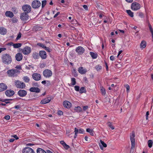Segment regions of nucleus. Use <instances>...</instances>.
I'll return each instance as SVG.
<instances>
[{"mask_svg":"<svg viewBox=\"0 0 153 153\" xmlns=\"http://www.w3.org/2000/svg\"><path fill=\"white\" fill-rule=\"evenodd\" d=\"M1 60L3 63L6 65L10 64L12 61L11 56L8 54H3L1 57Z\"/></svg>","mask_w":153,"mask_h":153,"instance_id":"1","label":"nucleus"},{"mask_svg":"<svg viewBox=\"0 0 153 153\" xmlns=\"http://www.w3.org/2000/svg\"><path fill=\"white\" fill-rule=\"evenodd\" d=\"M14 84L16 87L18 88L23 89L26 87V85L24 82L18 80L15 81Z\"/></svg>","mask_w":153,"mask_h":153,"instance_id":"2","label":"nucleus"},{"mask_svg":"<svg viewBox=\"0 0 153 153\" xmlns=\"http://www.w3.org/2000/svg\"><path fill=\"white\" fill-rule=\"evenodd\" d=\"M7 73L9 76L14 77L17 76V74L19 73V72L17 70L10 69L7 71Z\"/></svg>","mask_w":153,"mask_h":153,"instance_id":"3","label":"nucleus"},{"mask_svg":"<svg viewBox=\"0 0 153 153\" xmlns=\"http://www.w3.org/2000/svg\"><path fill=\"white\" fill-rule=\"evenodd\" d=\"M140 7V4L139 3L136 2H134L132 3L131 6V9L134 11L139 10Z\"/></svg>","mask_w":153,"mask_h":153,"instance_id":"4","label":"nucleus"},{"mask_svg":"<svg viewBox=\"0 0 153 153\" xmlns=\"http://www.w3.org/2000/svg\"><path fill=\"white\" fill-rule=\"evenodd\" d=\"M41 5V2L38 0H34L31 3V6L32 8L35 9H38Z\"/></svg>","mask_w":153,"mask_h":153,"instance_id":"5","label":"nucleus"},{"mask_svg":"<svg viewBox=\"0 0 153 153\" xmlns=\"http://www.w3.org/2000/svg\"><path fill=\"white\" fill-rule=\"evenodd\" d=\"M43 74L45 77L49 78L52 76L53 73L51 70L46 69L43 71Z\"/></svg>","mask_w":153,"mask_h":153,"instance_id":"6","label":"nucleus"},{"mask_svg":"<svg viewBox=\"0 0 153 153\" xmlns=\"http://www.w3.org/2000/svg\"><path fill=\"white\" fill-rule=\"evenodd\" d=\"M135 134L134 131H132L131 134L130 135V139L131 142V148L133 149L135 147V140L134 137Z\"/></svg>","mask_w":153,"mask_h":153,"instance_id":"7","label":"nucleus"},{"mask_svg":"<svg viewBox=\"0 0 153 153\" xmlns=\"http://www.w3.org/2000/svg\"><path fill=\"white\" fill-rule=\"evenodd\" d=\"M29 18V16L26 13L23 12L21 14L20 19L22 21H26L28 20Z\"/></svg>","mask_w":153,"mask_h":153,"instance_id":"8","label":"nucleus"},{"mask_svg":"<svg viewBox=\"0 0 153 153\" xmlns=\"http://www.w3.org/2000/svg\"><path fill=\"white\" fill-rule=\"evenodd\" d=\"M23 53L25 55H28L31 52V48L28 46H26L23 49H22Z\"/></svg>","mask_w":153,"mask_h":153,"instance_id":"9","label":"nucleus"},{"mask_svg":"<svg viewBox=\"0 0 153 153\" xmlns=\"http://www.w3.org/2000/svg\"><path fill=\"white\" fill-rule=\"evenodd\" d=\"M23 10L25 12L24 13H28L30 12L31 10V6L28 4L24 5L22 7Z\"/></svg>","mask_w":153,"mask_h":153,"instance_id":"10","label":"nucleus"},{"mask_svg":"<svg viewBox=\"0 0 153 153\" xmlns=\"http://www.w3.org/2000/svg\"><path fill=\"white\" fill-rule=\"evenodd\" d=\"M32 77L33 79L36 81L39 80L41 79V75L38 73H33L32 74Z\"/></svg>","mask_w":153,"mask_h":153,"instance_id":"11","label":"nucleus"},{"mask_svg":"<svg viewBox=\"0 0 153 153\" xmlns=\"http://www.w3.org/2000/svg\"><path fill=\"white\" fill-rule=\"evenodd\" d=\"M22 153H35V151L31 148L29 147H26L22 150Z\"/></svg>","mask_w":153,"mask_h":153,"instance_id":"12","label":"nucleus"},{"mask_svg":"<svg viewBox=\"0 0 153 153\" xmlns=\"http://www.w3.org/2000/svg\"><path fill=\"white\" fill-rule=\"evenodd\" d=\"M53 99L51 97L49 96L42 100L40 102L42 104H44L49 103L51 100Z\"/></svg>","mask_w":153,"mask_h":153,"instance_id":"13","label":"nucleus"},{"mask_svg":"<svg viewBox=\"0 0 153 153\" xmlns=\"http://www.w3.org/2000/svg\"><path fill=\"white\" fill-rule=\"evenodd\" d=\"M78 54L81 55L83 54L85 52V49L82 47L79 46L76 48L75 50Z\"/></svg>","mask_w":153,"mask_h":153,"instance_id":"14","label":"nucleus"},{"mask_svg":"<svg viewBox=\"0 0 153 153\" xmlns=\"http://www.w3.org/2000/svg\"><path fill=\"white\" fill-rule=\"evenodd\" d=\"M18 94L20 97H25L27 94V91L24 90H20L18 92Z\"/></svg>","mask_w":153,"mask_h":153,"instance_id":"15","label":"nucleus"},{"mask_svg":"<svg viewBox=\"0 0 153 153\" xmlns=\"http://www.w3.org/2000/svg\"><path fill=\"white\" fill-rule=\"evenodd\" d=\"M63 104L64 106L68 109L70 108L72 106L71 103L69 101L67 100L63 102Z\"/></svg>","mask_w":153,"mask_h":153,"instance_id":"16","label":"nucleus"},{"mask_svg":"<svg viewBox=\"0 0 153 153\" xmlns=\"http://www.w3.org/2000/svg\"><path fill=\"white\" fill-rule=\"evenodd\" d=\"M78 71L81 74H85L87 71L86 69L82 67H79L78 69Z\"/></svg>","mask_w":153,"mask_h":153,"instance_id":"17","label":"nucleus"},{"mask_svg":"<svg viewBox=\"0 0 153 153\" xmlns=\"http://www.w3.org/2000/svg\"><path fill=\"white\" fill-rule=\"evenodd\" d=\"M16 59L18 61L22 60L23 59V55L21 53H17L15 55Z\"/></svg>","mask_w":153,"mask_h":153,"instance_id":"18","label":"nucleus"},{"mask_svg":"<svg viewBox=\"0 0 153 153\" xmlns=\"http://www.w3.org/2000/svg\"><path fill=\"white\" fill-rule=\"evenodd\" d=\"M40 56L42 59H45L47 58V55L46 52L44 51H41L39 52Z\"/></svg>","mask_w":153,"mask_h":153,"instance_id":"19","label":"nucleus"},{"mask_svg":"<svg viewBox=\"0 0 153 153\" xmlns=\"http://www.w3.org/2000/svg\"><path fill=\"white\" fill-rule=\"evenodd\" d=\"M5 94L7 96L10 97L13 96L14 94V92L12 90H8L5 91Z\"/></svg>","mask_w":153,"mask_h":153,"instance_id":"20","label":"nucleus"},{"mask_svg":"<svg viewBox=\"0 0 153 153\" xmlns=\"http://www.w3.org/2000/svg\"><path fill=\"white\" fill-rule=\"evenodd\" d=\"M74 132L75 133V137L77 136V134L78 133H83L84 132V130L82 128H80L78 130L77 128H74Z\"/></svg>","mask_w":153,"mask_h":153,"instance_id":"21","label":"nucleus"},{"mask_svg":"<svg viewBox=\"0 0 153 153\" xmlns=\"http://www.w3.org/2000/svg\"><path fill=\"white\" fill-rule=\"evenodd\" d=\"M7 88V85L4 83H0V92L5 90Z\"/></svg>","mask_w":153,"mask_h":153,"instance_id":"22","label":"nucleus"},{"mask_svg":"<svg viewBox=\"0 0 153 153\" xmlns=\"http://www.w3.org/2000/svg\"><path fill=\"white\" fill-rule=\"evenodd\" d=\"M29 90L30 92L37 93H39L40 91V89L37 87H31L30 89Z\"/></svg>","mask_w":153,"mask_h":153,"instance_id":"23","label":"nucleus"},{"mask_svg":"<svg viewBox=\"0 0 153 153\" xmlns=\"http://www.w3.org/2000/svg\"><path fill=\"white\" fill-rule=\"evenodd\" d=\"M5 16L10 18H12L14 14L13 13L10 11H7L5 13Z\"/></svg>","mask_w":153,"mask_h":153,"instance_id":"24","label":"nucleus"},{"mask_svg":"<svg viewBox=\"0 0 153 153\" xmlns=\"http://www.w3.org/2000/svg\"><path fill=\"white\" fill-rule=\"evenodd\" d=\"M7 32V30L3 27H0V33L2 35H5Z\"/></svg>","mask_w":153,"mask_h":153,"instance_id":"25","label":"nucleus"},{"mask_svg":"<svg viewBox=\"0 0 153 153\" xmlns=\"http://www.w3.org/2000/svg\"><path fill=\"white\" fill-rule=\"evenodd\" d=\"M74 112L79 113L82 111V109L79 106H76L74 107Z\"/></svg>","mask_w":153,"mask_h":153,"instance_id":"26","label":"nucleus"},{"mask_svg":"<svg viewBox=\"0 0 153 153\" xmlns=\"http://www.w3.org/2000/svg\"><path fill=\"white\" fill-rule=\"evenodd\" d=\"M42 29V27L38 25H36L33 28V30L37 31L39 30H40Z\"/></svg>","mask_w":153,"mask_h":153,"instance_id":"27","label":"nucleus"},{"mask_svg":"<svg viewBox=\"0 0 153 153\" xmlns=\"http://www.w3.org/2000/svg\"><path fill=\"white\" fill-rule=\"evenodd\" d=\"M148 25L149 28V30L151 33L152 39H153V29L152 28V26L150 24L149 21L148 20L147 21Z\"/></svg>","mask_w":153,"mask_h":153,"instance_id":"28","label":"nucleus"},{"mask_svg":"<svg viewBox=\"0 0 153 153\" xmlns=\"http://www.w3.org/2000/svg\"><path fill=\"white\" fill-rule=\"evenodd\" d=\"M146 46V42L145 40H143L141 41L140 44V48H145Z\"/></svg>","mask_w":153,"mask_h":153,"instance_id":"29","label":"nucleus"},{"mask_svg":"<svg viewBox=\"0 0 153 153\" xmlns=\"http://www.w3.org/2000/svg\"><path fill=\"white\" fill-rule=\"evenodd\" d=\"M71 83L70 84V86H73L75 85L76 83V79L75 78H71Z\"/></svg>","mask_w":153,"mask_h":153,"instance_id":"30","label":"nucleus"},{"mask_svg":"<svg viewBox=\"0 0 153 153\" xmlns=\"http://www.w3.org/2000/svg\"><path fill=\"white\" fill-rule=\"evenodd\" d=\"M90 54L91 57L93 59L97 58L98 56V55L96 53L91 52H90Z\"/></svg>","mask_w":153,"mask_h":153,"instance_id":"31","label":"nucleus"},{"mask_svg":"<svg viewBox=\"0 0 153 153\" xmlns=\"http://www.w3.org/2000/svg\"><path fill=\"white\" fill-rule=\"evenodd\" d=\"M22 45L21 43H17L13 44V47L15 48H17L20 47Z\"/></svg>","mask_w":153,"mask_h":153,"instance_id":"32","label":"nucleus"},{"mask_svg":"<svg viewBox=\"0 0 153 153\" xmlns=\"http://www.w3.org/2000/svg\"><path fill=\"white\" fill-rule=\"evenodd\" d=\"M36 152L37 153H47L45 150L40 148L37 149Z\"/></svg>","mask_w":153,"mask_h":153,"instance_id":"33","label":"nucleus"},{"mask_svg":"<svg viewBox=\"0 0 153 153\" xmlns=\"http://www.w3.org/2000/svg\"><path fill=\"white\" fill-rule=\"evenodd\" d=\"M126 12L128 15L131 17H133L134 16V13L131 10H127Z\"/></svg>","mask_w":153,"mask_h":153,"instance_id":"34","label":"nucleus"},{"mask_svg":"<svg viewBox=\"0 0 153 153\" xmlns=\"http://www.w3.org/2000/svg\"><path fill=\"white\" fill-rule=\"evenodd\" d=\"M100 91L102 95L104 96L106 94V91L105 88L103 87H100Z\"/></svg>","mask_w":153,"mask_h":153,"instance_id":"35","label":"nucleus"},{"mask_svg":"<svg viewBox=\"0 0 153 153\" xmlns=\"http://www.w3.org/2000/svg\"><path fill=\"white\" fill-rule=\"evenodd\" d=\"M87 132L90 133V135L91 136H93L94 135V131L93 130L89 128H87L86 130Z\"/></svg>","mask_w":153,"mask_h":153,"instance_id":"36","label":"nucleus"},{"mask_svg":"<svg viewBox=\"0 0 153 153\" xmlns=\"http://www.w3.org/2000/svg\"><path fill=\"white\" fill-rule=\"evenodd\" d=\"M72 74L75 77H76L78 75L76 70L75 68L73 69L72 71Z\"/></svg>","mask_w":153,"mask_h":153,"instance_id":"37","label":"nucleus"},{"mask_svg":"<svg viewBox=\"0 0 153 153\" xmlns=\"http://www.w3.org/2000/svg\"><path fill=\"white\" fill-rule=\"evenodd\" d=\"M79 92L80 94L85 93L86 92V89L84 87H82L79 90Z\"/></svg>","mask_w":153,"mask_h":153,"instance_id":"38","label":"nucleus"},{"mask_svg":"<svg viewBox=\"0 0 153 153\" xmlns=\"http://www.w3.org/2000/svg\"><path fill=\"white\" fill-rule=\"evenodd\" d=\"M107 124H108V126L110 128H111L112 130L114 129V127L113 126L112 123L111 122H108L107 123Z\"/></svg>","mask_w":153,"mask_h":153,"instance_id":"39","label":"nucleus"},{"mask_svg":"<svg viewBox=\"0 0 153 153\" xmlns=\"http://www.w3.org/2000/svg\"><path fill=\"white\" fill-rule=\"evenodd\" d=\"M115 65L116 67L117 68H120L122 67V65L120 62H117V63L115 64Z\"/></svg>","mask_w":153,"mask_h":153,"instance_id":"40","label":"nucleus"},{"mask_svg":"<svg viewBox=\"0 0 153 153\" xmlns=\"http://www.w3.org/2000/svg\"><path fill=\"white\" fill-rule=\"evenodd\" d=\"M24 81L26 82H29L30 81L29 78L27 76H25L23 77Z\"/></svg>","mask_w":153,"mask_h":153,"instance_id":"41","label":"nucleus"},{"mask_svg":"<svg viewBox=\"0 0 153 153\" xmlns=\"http://www.w3.org/2000/svg\"><path fill=\"white\" fill-rule=\"evenodd\" d=\"M102 68V66L100 65H96L95 67V68L97 70V71H100Z\"/></svg>","mask_w":153,"mask_h":153,"instance_id":"42","label":"nucleus"},{"mask_svg":"<svg viewBox=\"0 0 153 153\" xmlns=\"http://www.w3.org/2000/svg\"><path fill=\"white\" fill-rule=\"evenodd\" d=\"M153 142L152 140H149L148 141V146L149 148H151Z\"/></svg>","mask_w":153,"mask_h":153,"instance_id":"43","label":"nucleus"},{"mask_svg":"<svg viewBox=\"0 0 153 153\" xmlns=\"http://www.w3.org/2000/svg\"><path fill=\"white\" fill-rule=\"evenodd\" d=\"M15 68H16L15 70H17V71L19 72V73H20V70H22V66L20 65H18L16 66L15 67Z\"/></svg>","mask_w":153,"mask_h":153,"instance_id":"44","label":"nucleus"},{"mask_svg":"<svg viewBox=\"0 0 153 153\" xmlns=\"http://www.w3.org/2000/svg\"><path fill=\"white\" fill-rule=\"evenodd\" d=\"M99 13V18L100 19H101L103 16H104V14H105V13L102 11H101V12Z\"/></svg>","mask_w":153,"mask_h":153,"instance_id":"45","label":"nucleus"},{"mask_svg":"<svg viewBox=\"0 0 153 153\" xmlns=\"http://www.w3.org/2000/svg\"><path fill=\"white\" fill-rule=\"evenodd\" d=\"M47 3V1L46 0H43L42 1V8H43L45 6Z\"/></svg>","mask_w":153,"mask_h":153,"instance_id":"46","label":"nucleus"},{"mask_svg":"<svg viewBox=\"0 0 153 153\" xmlns=\"http://www.w3.org/2000/svg\"><path fill=\"white\" fill-rule=\"evenodd\" d=\"M37 45L44 48L45 47L43 44L40 42L37 43Z\"/></svg>","mask_w":153,"mask_h":153,"instance_id":"47","label":"nucleus"},{"mask_svg":"<svg viewBox=\"0 0 153 153\" xmlns=\"http://www.w3.org/2000/svg\"><path fill=\"white\" fill-rule=\"evenodd\" d=\"M21 36H22V34L21 32H19V33L18 35V36L16 39V40H18L21 37Z\"/></svg>","mask_w":153,"mask_h":153,"instance_id":"48","label":"nucleus"},{"mask_svg":"<svg viewBox=\"0 0 153 153\" xmlns=\"http://www.w3.org/2000/svg\"><path fill=\"white\" fill-rule=\"evenodd\" d=\"M100 142L104 147H107V145L106 144L104 141H102V140H100Z\"/></svg>","mask_w":153,"mask_h":153,"instance_id":"49","label":"nucleus"},{"mask_svg":"<svg viewBox=\"0 0 153 153\" xmlns=\"http://www.w3.org/2000/svg\"><path fill=\"white\" fill-rule=\"evenodd\" d=\"M104 63L105 65V67L106 68V70L107 71H108V64L104 60Z\"/></svg>","mask_w":153,"mask_h":153,"instance_id":"50","label":"nucleus"},{"mask_svg":"<svg viewBox=\"0 0 153 153\" xmlns=\"http://www.w3.org/2000/svg\"><path fill=\"white\" fill-rule=\"evenodd\" d=\"M79 87L78 86L76 85L74 86V89L75 91H78L79 90Z\"/></svg>","mask_w":153,"mask_h":153,"instance_id":"51","label":"nucleus"},{"mask_svg":"<svg viewBox=\"0 0 153 153\" xmlns=\"http://www.w3.org/2000/svg\"><path fill=\"white\" fill-rule=\"evenodd\" d=\"M64 148L65 149H68L70 148V146L68 145H67L66 143L65 144V145H64V146H63Z\"/></svg>","mask_w":153,"mask_h":153,"instance_id":"52","label":"nucleus"},{"mask_svg":"<svg viewBox=\"0 0 153 153\" xmlns=\"http://www.w3.org/2000/svg\"><path fill=\"white\" fill-rule=\"evenodd\" d=\"M125 87H126V91L127 92H128L129 90L130 89V86H129V85L128 84L126 85H125Z\"/></svg>","mask_w":153,"mask_h":153,"instance_id":"53","label":"nucleus"},{"mask_svg":"<svg viewBox=\"0 0 153 153\" xmlns=\"http://www.w3.org/2000/svg\"><path fill=\"white\" fill-rule=\"evenodd\" d=\"M83 110L84 111H85L89 108V106L88 105L83 106H82Z\"/></svg>","mask_w":153,"mask_h":153,"instance_id":"54","label":"nucleus"},{"mask_svg":"<svg viewBox=\"0 0 153 153\" xmlns=\"http://www.w3.org/2000/svg\"><path fill=\"white\" fill-rule=\"evenodd\" d=\"M138 16L141 18H143L144 16L143 13L142 12H140L138 14Z\"/></svg>","mask_w":153,"mask_h":153,"instance_id":"55","label":"nucleus"},{"mask_svg":"<svg viewBox=\"0 0 153 153\" xmlns=\"http://www.w3.org/2000/svg\"><path fill=\"white\" fill-rule=\"evenodd\" d=\"M58 114L59 115H63V112L60 110L59 111L57 112Z\"/></svg>","mask_w":153,"mask_h":153,"instance_id":"56","label":"nucleus"},{"mask_svg":"<svg viewBox=\"0 0 153 153\" xmlns=\"http://www.w3.org/2000/svg\"><path fill=\"white\" fill-rule=\"evenodd\" d=\"M44 49L45 50H46L48 52H50V49L49 48L45 46Z\"/></svg>","mask_w":153,"mask_h":153,"instance_id":"57","label":"nucleus"},{"mask_svg":"<svg viewBox=\"0 0 153 153\" xmlns=\"http://www.w3.org/2000/svg\"><path fill=\"white\" fill-rule=\"evenodd\" d=\"M6 50V48H0V53L2 51Z\"/></svg>","mask_w":153,"mask_h":153,"instance_id":"58","label":"nucleus"},{"mask_svg":"<svg viewBox=\"0 0 153 153\" xmlns=\"http://www.w3.org/2000/svg\"><path fill=\"white\" fill-rule=\"evenodd\" d=\"M4 118L7 120H8L10 119V116L9 115L6 116L4 117Z\"/></svg>","mask_w":153,"mask_h":153,"instance_id":"59","label":"nucleus"},{"mask_svg":"<svg viewBox=\"0 0 153 153\" xmlns=\"http://www.w3.org/2000/svg\"><path fill=\"white\" fill-rule=\"evenodd\" d=\"M110 59L112 61L114 60L115 59L114 56H111L110 57Z\"/></svg>","mask_w":153,"mask_h":153,"instance_id":"60","label":"nucleus"},{"mask_svg":"<svg viewBox=\"0 0 153 153\" xmlns=\"http://www.w3.org/2000/svg\"><path fill=\"white\" fill-rule=\"evenodd\" d=\"M60 13L59 12L57 13H56L54 16V18H56L58 15H59L60 14Z\"/></svg>","mask_w":153,"mask_h":153,"instance_id":"61","label":"nucleus"},{"mask_svg":"<svg viewBox=\"0 0 153 153\" xmlns=\"http://www.w3.org/2000/svg\"><path fill=\"white\" fill-rule=\"evenodd\" d=\"M12 22H14V23H15V22H16L17 21H18V20L17 19H14V18H13L12 19Z\"/></svg>","mask_w":153,"mask_h":153,"instance_id":"62","label":"nucleus"},{"mask_svg":"<svg viewBox=\"0 0 153 153\" xmlns=\"http://www.w3.org/2000/svg\"><path fill=\"white\" fill-rule=\"evenodd\" d=\"M60 143L63 146H64V145L66 143L64 141H61L60 142Z\"/></svg>","mask_w":153,"mask_h":153,"instance_id":"63","label":"nucleus"},{"mask_svg":"<svg viewBox=\"0 0 153 153\" xmlns=\"http://www.w3.org/2000/svg\"><path fill=\"white\" fill-rule=\"evenodd\" d=\"M12 137H13L14 138H15L16 140H18V139H19V137L16 135H14Z\"/></svg>","mask_w":153,"mask_h":153,"instance_id":"64","label":"nucleus"}]
</instances>
